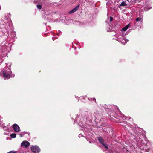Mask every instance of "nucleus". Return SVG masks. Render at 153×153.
Instances as JSON below:
<instances>
[{
    "instance_id": "6ab92c4d",
    "label": "nucleus",
    "mask_w": 153,
    "mask_h": 153,
    "mask_svg": "<svg viewBox=\"0 0 153 153\" xmlns=\"http://www.w3.org/2000/svg\"><path fill=\"white\" fill-rule=\"evenodd\" d=\"M92 100H93V101H95V102H96V99H95V98H93V99H92Z\"/></svg>"
},
{
    "instance_id": "20e7f679",
    "label": "nucleus",
    "mask_w": 153,
    "mask_h": 153,
    "mask_svg": "<svg viewBox=\"0 0 153 153\" xmlns=\"http://www.w3.org/2000/svg\"><path fill=\"white\" fill-rule=\"evenodd\" d=\"M12 128L15 132H18L20 131L19 126L16 124H14L13 125Z\"/></svg>"
},
{
    "instance_id": "9b49d317",
    "label": "nucleus",
    "mask_w": 153,
    "mask_h": 153,
    "mask_svg": "<svg viewBox=\"0 0 153 153\" xmlns=\"http://www.w3.org/2000/svg\"><path fill=\"white\" fill-rule=\"evenodd\" d=\"M37 7L38 9H40L42 8V6L40 5H37Z\"/></svg>"
},
{
    "instance_id": "9d476101",
    "label": "nucleus",
    "mask_w": 153,
    "mask_h": 153,
    "mask_svg": "<svg viewBox=\"0 0 153 153\" xmlns=\"http://www.w3.org/2000/svg\"><path fill=\"white\" fill-rule=\"evenodd\" d=\"M25 133L21 132L19 134V135L20 137H23L24 134H25Z\"/></svg>"
},
{
    "instance_id": "f03ea898",
    "label": "nucleus",
    "mask_w": 153,
    "mask_h": 153,
    "mask_svg": "<svg viewBox=\"0 0 153 153\" xmlns=\"http://www.w3.org/2000/svg\"><path fill=\"white\" fill-rule=\"evenodd\" d=\"M98 140L99 142L102 144L103 146L106 149L108 148V146L105 143L104 140L101 137H97Z\"/></svg>"
},
{
    "instance_id": "2eb2a0df",
    "label": "nucleus",
    "mask_w": 153,
    "mask_h": 153,
    "mask_svg": "<svg viewBox=\"0 0 153 153\" xmlns=\"http://www.w3.org/2000/svg\"><path fill=\"white\" fill-rule=\"evenodd\" d=\"M130 24H129L128 25H127L126 26H125V27L127 29L129 28V26H130Z\"/></svg>"
},
{
    "instance_id": "aec40b11",
    "label": "nucleus",
    "mask_w": 153,
    "mask_h": 153,
    "mask_svg": "<svg viewBox=\"0 0 153 153\" xmlns=\"http://www.w3.org/2000/svg\"><path fill=\"white\" fill-rule=\"evenodd\" d=\"M82 135H81V134H80L79 135V138H80V137H82Z\"/></svg>"
},
{
    "instance_id": "6e6552de",
    "label": "nucleus",
    "mask_w": 153,
    "mask_h": 153,
    "mask_svg": "<svg viewBox=\"0 0 153 153\" xmlns=\"http://www.w3.org/2000/svg\"><path fill=\"white\" fill-rule=\"evenodd\" d=\"M10 137L13 138H15L16 137V134L15 133H12L10 135Z\"/></svg>"
},
{
    "instance_id": "4468645a",
    "label": "nucleus",
    "mask_w": 153,
    "mask_h": 153,
    "mask_svg": "<svg viewBox=\"0 0 153 153\" xmlns=\"http://www.w3.org/2000/svg\"><path fill=\"white\" fill-rule=\"evenodd\" d=\"M127 30V29L125 27L123 28L122 30H123V31H126Z\"/></svg>"
},
{
    "instance_id": "5701e85b",
    "label": "nucleus",
    "mask_w": 153,
    "mask_h": 153,
    "mask_svg": "<svg viewBox=\"0 0 153 153\" xmlns=\"http://www.w3.org/2000/svg\"><path fill=\"white\" fill-rule=\"evenodd\" d=\"M127 0V1H128L129 2H130L129 1V0Z\"/></svg>"
},
{
    "instance_id": "7ed1b4c3",
    "label": "nucleus",
    "mask_w": 153,
    "mask_h": 153,
    "mask_svg": "<svg viewBox=\"0 0 153 153\" xmlns=\"http://www.w3.org/2000/svg\"><path fill=\"white\" fill-rule=\"evenodd\" d=\"M31 150L32 152L35 153H39L40 150V148L37 146L31 147Z\"/></svg>"
},
{
    "instance_id": "dca6fc26",
    "label": "nucleus",
    "mask_w": 153,
    "mask_h": 153,
    "mask_svg": "<svg viewBox=\"0 0 153 153\" xmlns=\"http://www.w3.org/2000/svg\"><path fill=\"white\" fill-rule=\"evenodd\" d=\"M8 153H17L16 152H13V151H10L8 152Z\"/></svg>"
},
{
    "instance_id": "4be33fe9",
    "label": "nucleus",
    "mask_w": 153,
    "mask_h": 153,
    "mask_svg": "<svg viewBox=\"0 0 153 153\" xmlns=\"http://www.w3.org/2000/svg\"><path fill=\"white\" fill-rule=\"evenodd\" d=\"M117 41H120V40L118 39L117 40Z\"/></svg>"
},
{
    "instance_id": "b1692460",
    "label": "nucleus",
    "mask_w": 153,
    "mask_h": 153,
    "mask_svg": "<svg viewBox=\"0 0 153 153\" xmlns=\"http://www.w3.org/2000/svg\"><path fill=\"white\" fill-rule=\"evenodd\" d=\"M117 118V119H120V118H117H117Z\"/></svg>"
},
{
    "instance_id": "0eeeda50",
    "label": "nucleus",
    "mask_w": 153,
    "mask_h": 153,
    "mask_svg": "<svg viewBox=\"0 0 153 153\" xmlns=\"http://www.w3.org/2000/svg\"><path fill=\"white\" fill-rule=\"evenodd\" d=\"M126 5L127 4H126L125 1H123L120 5V6H124Z\"/></svg>"
},
{
    "instance_id": "f8f14e48",
    "label": "nucleus",
    "mask_w": 153,
    "mask_h": 153,
    "mask_svg": "<svg viewBox=\"0 0 153 153\" xmlns=\"http://www.w3.org/2000/svg\"><path fill=\"white\" fill-rule=\"evenodd\" d=\"M122 117L123 120L126 119V118L125 116H124L123 114L122 115Z\"/></svg>"
},
{
    "instance_id": "a211bd4d",
    "label": "nucleus",
    "mask_w": 153,
    "mask_h": 153,
    "mask_svg": "<svg viewBox=\"0 0 153 153\" xmlns=\"http://www.w3.org/2000/svg\"><path fill=\"white\" fill-rule=\"evenodd\" d=\"M147 8H148V6H147L145 7V11H146V10H147Z\"/></svg>"
},
{
    "instance_id": "1a4fd4ad",
    "label": "nucleus",
    "mask_w": 153,
    "mask_h": 153,
    "mask_svg": "<svg viewBox=\"0 0 153 153\" xmlns=\"http://www.w3.org/2000/svg\"><path fill=\"white\" fill-rule=\"evenodd\" d=\"M142 19V18H141L138 17L135 20L136 21L138 22L140 21Z\"/></svg>"
},
{
    "instance_id": "412c9836",
    "label": "nucleus",
    "mask_w": 153,
    "mask_h": 153,
    "mask_svg": "<svg viewBox=\"0 0 153 153\" xmlns=\"http://www.w3.org/2000/svg\"><path fill=\"white\" fill-rule=\"evenodd\" d=\"M54 37H53L52 38V39L53 40H54Z\"/></svg>"
},
{
    "instance_id": "423d86ee",
    "label": "nucleus",
    "mask_w": 153,
    "mask_h": 153,
    "mask_svg": "<svg viewBox=\"0 0 153 153\" xmlns=\"http://www.w3.org/2000/svg\"><path fill=\"white\" fill-rule=\"evenodd\" d=\"M79 5L76 6L72 10L69 12L68 13L71 14L76 11L79 9Z\"/></svg>"
},
{
    "instance_id": "f3484780",
    "label": "nucleus",
    "mask_w": 153,
    "mask_h": 153,
    "mask_svg": "<svg viewBox=\"0 0 153 153\" xmlns=\"http://www.w3.org/2000/svg\"><path fill=\"white\" fill-rule=\"evenodd\" d=\"M113 18L112 17H111L110 19V21H112L113 20Z\"/></svg>"
},
{
    "instance_id": "39448f33",
    "label": "nucleus",
    "mask_w": 153,
    "mask_h": 153,
    "mask_svg": "<svg viewBox=\"0 0 153 153\" xmlns=\"http://www.w3.org/2000/svg\"><path fill=\"white\" fill-rule=\"evenodd\" d=\"M30 143L27 141H24L21 143V146L26 148L27 147L30 145Z\"/></svg>"
},
{
    "instance_id": "f257e3e1",
    "label": "nucleus",
    "mask_w": 153,
    "mask_h": 153,
    "mask_svg": "<svg viewBox=\"0 0 153 153\" xmlns=\"http://www.w3.org/2000/svg\"><path fill=\"white\" fill-rule=\"evenodd\" d=\"M8 70H4L3 71L2 73L5 79H8L10 77H13L15 76L14 74H12L10 68H9Z\"/></svg>"
},
{
    "instance_id": "ddd939ff",
    "label": "nucleus",
    "mask_w": 153,
    "mask_h": 153,
    "mask_svg": "<svg viewBox=\"0 0 153 153\" xmlns=\"http://www.w3.org/2000/svg\"><path fill=\"white\" fill-rule=\"evenodd\" d=\"M11 33H12V34H13V37H15L16 36V34H15V32H12ZM12 37H13V36H12Z\"/></svg>"
}]
</instances>
